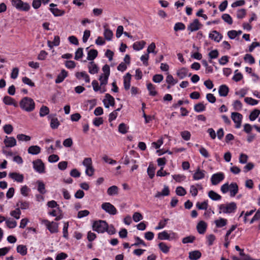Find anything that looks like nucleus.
<instances>
[{
    "label": "nucleus",
    "mask_w": 260,
    "mask_h": 260,
    "mask_svg": "<svg viewBox=\"0 0 260 260\" xmlns=\"http://www.w3.org/2000/svg\"><path fill=\"white\" fill-rule=\"evenodd\" d=\"M19 106L22 110L27 112L32 111L35 108V102L29 97L22 98L20 101Z\"/></svg>",
    "instance_id": "nucleus-1"
},
{
    "label": "nucleus",
    "mask_w": 260,
    "mask_h": 260,
    "mask_svg": "<svg viewBox=\"0 0 260 260\" xmlns=\"http://www.w3.org/2000/svg\"><path fill=\"white\" fill-rule=\"evenodd\" d=\"M237 204L235 202H231L219 206V213L230 214L234 213L237 209Z\"/></svg>",
    "instance_id": "nucleus-2"
},
{
    "label": "nucleus",
    "mask_w": 260,
    "mask_h": 260,
    "mask_svg": "<svg viewBox=\"0 0 260 260\" xmlns=\"http://www.w3.org/2000/svg\"><path fill=\"white\" fill-rule=\"evenodd\" d=\"M108 228V223L105 220H99L95 221L92 224L93 231L99 233H103L106 232Z\"/></svg>",
    "instance_id": "nucleus-3"
},
{
    "label": "nucleus",
    "mask_w": 260,
    "mask_h": 260,
    "mask_svg": "<svg viewBox=\"0 0 260 260\" xmlns=\"http://www.w3.org/2000/svg\"><path fill=\"white\" fill-rule=\"evenodd\" d=\"M102 70L104 72V74L100 76L99 80L100 81L101 86L105 87L108 83V78L110 75V67L108 64H105L103 66Z\"/></svg>",
    "instance_id": "nucleus-4"
},
{
    "label": "nucleus",
    "mask_w": 260,
    "mask_h": 260,
    "mask_svg": "<svg viewBox=\"0 0 260 260\" xmlns=\"http://www.w3.org/2000/svg\"><path fill=\"white\" fill-rule=\"evenodd\" d=\"M12 4L17 9L23 11H28L30 8V5L28 3H24L21 0H12Z\"/></svg>",
    "instance_id": "nucleus-5"
},
{
    "label": "nucleus",
    "mask_w": 260,
    "mask_h": 260,
    "mask_svg": "<svg viewBox=\"0 0 260 260\" xmlns=\"http://www.w3.org/2000/svg\"><path fill=\"white\" fill-rule=\"evenodd\" d=\"M101 207L105 212L111 215H115L117 213L116 208L110 203L106 202L103 203Z\"/></svg>",
    "instance_id": "nucleus-6"
},
{
    "label": "nucleus",
    "mask_w": 260,
    "mask_h": 260,
    "mask_svg": "<svg viewBox=\"0 0 260 260\" xmlns=\"http://www.w3.org/2000/svg\"><path fill=\"white\" fill-rule=\"evenodd\" d=\"M43 222L50 233H55L58 232V224L57 223L54 221L50 222L48 220H44Z\"/></svg>",
    "instance_id": "nucleus-7"
},
{
    "label": "nucleus",
    "mask_w": 260,
    "mask_h": 260,
    "mask_svg": "<svg viewBox=\"0 0 260 260\" xmlns=\"http://www.w3.org/2000/svg\"><path fill=\"white\" fill-rule=\"evenodd\" d=\"M34 169L39 173H43L45 172V165L43 161L38 159L32 162Z\"/></svg>",
    "instance_id": "nucleus-8"
},
{
    "label": "nucleus",
    "mask_w": 260,
    "mask_h": 260,
    "mask_svg": "<svg viewBox=\"0 0 260 260\" xmlns=\"http://www.w3.org/2000/svg\"><path fill=\"white\" fill-rule=\"evenodd\" d=\"M231 118L234 122L236 123V128H240L241 125L242 119L243 118L242 115L239 113L233 112L231 114Z\"/></svg>",
    "instance_id": "nucleus-9"
},
{
    "label": "nucleus",
    "mask_w": 260,
    "mask_h": 260,
    "mask_svg": "<svg viewBox=\"0 0 260 260\" xmlns=\"http://www.w3.org/2000/svg\"><path fill=\"white\" fill-rule=\"evenodd\" d=\"M224 175L223 173H217L213 174L211 178V183L213 185H217L223 180Z\"/></svg>",
    "instance_id": "nucleus-10"
},
{
    "label": "nucleus",
    "mask_w": 260,
    "mask_h": 260,
    "mask_svg": "<svg viewBox=\"0 0 260 260\" xmlns=\"http://www.w3.org/2000/svg\"><path fill=\"white\" fill-rule=\"evenodd\" d=\"M202 25L200 23L198 19H195L193 21L189 24L187 27V29L191 32L197 31L200 29Z\"/></svg>",
    "instance_id": "nucleus-11"
},
{
    "label": "nucleus",
    "mask_w": 260,
    "mask_h": 260,
    "mask_svg": "<svg viewBox=\"0 0 260 260\" xmlns=\"http://www.w3.org/2000/svg\"><path fill=\"white\" fill-rule=\"evenodd\" d=\"M105 107L108 108L110 106H114L115 105L114 98L110 94L107 93L105 95V99L103 100Z\"/></svg>",
    "instance_id": "nucleus-12"
},
{
    "label": "nucleus",
    "mask_w": 260,
    "mask_h": 260,
    "mask_svg": "<svg viewBox=\"0 0 260 260\" xmlns=\"http://www.w3.org/2000/svg\"><path fill=\"white\" fill-rule=\"evenodd\" d=\"M55 116L56 115H50L48 117L50 119V126L52 129L57 128L60 125L59 121Z\"/></svg>",
    "instance_id": "nucleus-13"
},
{
    "label": "nucleus",
    "mask_w": 260,
    "mask_h": 260,
    "mask_svg": "<svg viewBox=\"0 0 260 260\" xmlns=\"http://www.w3.org/2000/svg\"><path fill=\"white\" fill-rule=\"evenodd\" d=\"M75 76L79 80L84 79L86 83L90 82V77L85 71L76 73Z\"/></svg>",
    "instance_id": "nucleus-14"
},
{
    "label": "nucleus",
    "mask_w": 260,
    "mask_h": 260,
    "mask_svg": "<svg viewBox=\"0 0 260 260\" xmlns=\"http://www.w3.org/2000/svg\"><path fill=\"white\" fill-rule=\"evenodd\" d=\"M4 143L7 147H12L16 145V140L13 137H8L6 136Z\"/></svg>",
    "instance_id": "nucleus-15"
},
{
    "label": "nucleus",
    "mask_w": 260,
    "mask_h": 260,
    "mask_svg": "<svg viewBox=\"0 0 260 260\" xmlns=\"http://www.w3.org/2000/svg\"><path fill=\"white\" fill-rule=\"evenodd\" d=\"M207 224L204 221H200L197 225V229L198 233L200 234H204L207 229Z\"/></svg>",
    "instance_id": "nucleus-16"
},
{
    "label": "nucleus",
    "mask_w": 260,
    "mask_h": 260,
    "mask_svg": "<svg viewBox=\"0 0 260 260\" xmlns=\"http://www.w3.org/2000/svg\"><path fill=\"white\" fill-rule=\"evenodd\" d=\"M177 75L180 79H182L187 76H190L191 74L189 73L188 75V70L185 68H182L177 71Z\"/></svg>",
    "instance_id": "nucleus-17"
},
{
    "label": "nucleus",
    "mask_w": 260,
    "mask_h": 260,
    "mask_svg": "<svg viewBox=\"0 0 260 260\" xmlns=\"http://www.w3.org/2000/svg\"><path fill=\"white\" fill-rule=\"evenodd\" d=\"M205 171L201 170L198 168L193 175V178L195 180H198L204 178L205 176Z\"/></svg>",
    "instance_id": "nucleus-18"
},
{
    "label": "nucleus",
    "mask_w": 260,
    "mask_h": 260,
    "mask_svg": "<svg viewBox=\"0 0 260 260\" xmlns=\"http://www.w3.org/2000/svg\"><path fill=\"white\" fill-rule=\"evenodd\" d=\"M88 68L89 73L91 74L98 73L99 70L98 66L92 61L89 62Z\"/></svg>",
    "instance_id": "nucleus-19"
},
{
    "label": "nucleus",
    "mask_w": 260,
    "mask_h": 260,
    "mask_svg": "<svg viewBox=\"0 0 260 260\" xmlns=\"http://www.w3.org/2000/svg\"><path fill=\"white\" fill-rule=\"evenodd\" d=\"M92 85L93 88V90L95 91H100L101 93H104L106 91V88L105 87L101 86V85H99L98 82L94 80L92 82Z\"/></svg>",
    "instance_id": "nucleus-20"
},
{
    "label": "nucleus",
    "mask_w": 260,
    "mask_h": 260,
    "mask_svg": "<svg viewBox=\"0 0 260 260\" xmlns=\"http://www.w3.org/2000/svg\"><path fill=\"white\" fill-rule=\"evenodd\" d=\"M209 38L214 41L219 42L222 39V36L216 30H213L209 34Z\"/></svg>",
    "instance_id": "nucleus-21"
},
{
    "label": "nucleus",
    "mask_w": 260,
    "mask_h": 260,
    "mask_svg": "<svg viewBox=\"0 0 260 260\" xmlns=\"http://www.w3.org/2000/svg\"><path fill=\"white\" fill-rule=\"evenodd\" d=\"M3 102L6 105H13L15 107H18V104L12 98L9 96H5L3 99Z\"/></svg>",
    "instance_id": "nucleus-22"
},
{
    "label": "nucleus",
    "mask_w": 260,
    "mask_h": 260,
    "mask_svg": "<svg viewBox=\"0 0 260 260\" xmlns=\"http://www.w3.org/2000/svg\"><path fill=\"white\" fill-rule=\"evenodd\" d=\"M229 191L230 196L232 197H235L238 192V186L236 183H232L229 185Z\"/></svg>",
    "instance_id": "nucleus-23"
},
{
    "label": "nucleus",
    "mask_w": 260,
    "mask_h": 260,
    "mask_svg": "<svg viewBox=\"0 0 260 260\" xmlns=\"http://www.w3.org/2000/svg\"><path fill=\"white\" fill-rule=\"evenodd\" d=\"M9 177L18 182H22L23 181V176L22 174L17 173H11L9 174Z\"/></svg>",
    "instance_id": "nucleus-24"
},
{
    "label": "nucleus",
    "mask_w": 260,
    "mask_h": 260,
    "mask_svg": "<svg viewBox=\"0 0 260 260\" xmlns=\"http://www.w3.org/2000/svg\"><path fill=\"white\" fill-rule=\"evenodd\" d=\"M67 76L68 72L64 70H62L60 73L58 75L56 79H55V83H60L62 82Z\"/></svg>",
    "instance_id": "nucleus-25"
},
{
    "label": "nucleus",
    "mask_w": 260,
    "mask_h": 260,
    "mask_svg": "<svg viewBox=\"0 0 260 260\" xmlns=\"http://www.w3.org/2000/svg\"><path fill=\"white\" fill-rule=\"evenodd\" d=\"M131 75L128 73L124 77V87L125 90H127L131 86Z\"/></svg>",
    "instance_id": "nucleus-26"
},
{
    "label": "nucleus",
    "mask_w": 260,
    "mask_h": 260,
    "mask_svg": "<svg viewBox=\"0 0 260 260\" xmlns=\"http://www.w3.org/2000/svg\"><path fill=\"white\" fill-rule=\"evenodd\" d=\"M41 152V148L37 145L30 146L28 149V153L32 155H37Z\"/></svg>",
    "instance_id": "nucleus-27"
},
{
    "label": "nucleus",
    "mask_w": 260,
    "mask_h": 260,
    "mask_svg": "<svg viewBox=\"0 0 260 260\" xmlns=\"http://www.w3.org/2000/svg\"><path fill=\"white\" fill-rule=\"evenodd\" d=\"M201 253L199 250H194L189 253V258L191 260H198L201 256Z\"/></svg>",
    "instance_id": "nucleus-28"
},
{
    "label": "nucleus",
    "mask_w": 260,
    "mask_h": 260,
    "mask_svg": "<svg viewBox=\"0 0 260 260\" xmlns=\"http://www.w3.org/2000/svg\"><path fill=\"white\" fill-rule=\"evenodd\" d=\"M229 91L228 87L225 85H222L219 86L218 92L221 96H226Z\"/></svg>",
    "instance_id": "nucleus-29"
},
{
    "label": "nucleus",
    "mask_w": 260,
    "mask_h": 260,
    "mask_svg": "<svg viewBox=\"0 0 260 260\" xmlns=\"http://www.w3.org/2000/svg\"><path fill=\"white\" fill-rule=\"evenodd\" d=\"M118 187L116 185H113L109 187L107 189V193L108 195L115 196L118 193Z\"/></svg>",
    "instance_id": "nucleus-30"
},
{
    "label": "nucleus",
    "mask_w": 260,
    "mask_h": 260,
    "mask_svg": "<svg viewBox=\"0 0 260 260\" xmlns=\"http://www.w3.org/2000/svg\"><path fill=\"white\" fill-rule=\"evenodd\" d=\"M208 196L213 201H218L221 199V196L213 190H210L208 192Z\"/></svg>",
    "instance_id": "nucleus-31"
},
{
    "label": "nucleus",
    "mask_w": 260,
    "mask_h": 260,
    "mask_svg": "<svg viewBox=\"0 0 260 260\" xmlns=\"http://www.w3.org/2000/svg\"><path fill=\"white\" fill-rule=\"evenodd\" d=\"M145 44L146 43L144 41L136 42L133 44V47L134 50L139 51L144 47Z\"/></svg>",
    "instance_id": "nucleus-32"
},
{
    "label": "nucleus",
    "mask_w": 260,
    "mask_h": 260,
    "mask_svg": "<svg viewBox=\"0 0 260 260\" xmlns=\"http://www.w3.org/2000/svg\"><path fill=\"white\" fill-rule=\"evenodd\" d=\"M98 51L95 49H91L87 54V59L88 60H93L98 56Z\"/></svg>",
    "instance_id": "nucleus-33"
},
{
    "label": "nucleus",
    "mask_w": 260,
    "mask_h": 260,
    "mask_svg": "<svg viewBox=\"0 0 260 260\" xmlns=\"http://www.w3.org/2000/svg\"><path fill=\"white\" fill-rule=\"evenodd\" d=\"M17 252L22 255H25L27 252L26 246L23 245H18L17 247Z\"/></svg>",
    "instance_id": "nucleus-34"
},
{
    "label": "nucleus",
    "mask_w": 260,
    "mask_h": 260,
    "mask_svg": "<svg viewBox=\"0 0 260 260\" xmlns=\"http://www.w3.org/2000/svg\"><path fill=\"white\" fill-rule=\"evenodd\" d=\"M158 245L160 250L165 253H167L170 250V247L164 242H160Z\"/></svg>",
    "instance_id": "nucleus-35"
},
{
    "label": "nucleus",
    "mask_w": 260,
    "mask_h": 260,
    "mask_svg": "<svg viewBox=\"0 0 260 260\" xmlns=\"http://www.w3.org/2000/svg\"><path fill=\"white\" fill-rule=\"evenodd\" d=\"M49 113V109L46 106H42L40 110L39 114L40 117H44Z\"/></svg>",
    "instance_id": "nucleus-36"
},
{
    "label": "nucleus",
    "mask_w": 260,
    "mask_h": 260,
    "mask_svg": "<svg viewBox=\"0 0 260 260\" xmlns=\"http://www.w3.org/2000/svg\"><path fill=\"white\" fill-rule=\"evenodd\" d=\"M147 89L149 91V94L150 95L155 96L157 94V92L155 90V87L154 85L152 83H149L147 84Z\"/></svg>",
    "instance_id": "nucleus-37"
},
{
    "label": "nucleus",
    "mask_w": 260,
    "mask_h": 260,
    "mask_svg": "<svg viewBox=\"0 0 260 260\" xmlns=\"http://www.w3.org/2000/svg\"><path fill=\"white\" fill-rule=\"evenodd\" d=\"M216 226L217 228H221L225 226L227 223V220L224 218H220L215 221Z\"/></svg>",
    "instance_id": "nucleus-38"
},
{
    "label": "nucleus",
    "mask_w": 260,
    "mask_h": 260,
    "mask_svg": "<svg viewBox=\"0 0 260 260\" xmlns=\"http://www.w3.org/2000/svg\"><path fill=\"white\" fill-rule=\"evenodd\" d=\"M105 38L108 40L110 41L113 36L112 31L109 28H105L104 32Z\"/></svg>",
    "instance_id": "nucleus-39"
},
{
    "label": "nucleus",
    "mask_w": 260,
    "mask_h": 260,
    "mask_svg": "<svg viewBox=\"0 0 260 260\" xmlns=\"http://www.w3.org/2000/svg\"><path fill=\"white\" fill-rule=\"evenodd\" d=\"M50 10L55 16H62L64 14V11H62L57 8H51Z\"/></svg>",
    "instance_id": "nucleus-40"
},
{
    "label": "nucleus",
    "mask_w": 260,
    "mask_h": 260,
    "mask_svg": "<svg viewBox=\"0 0 260 260\" xmlns=\"http://www.w3.org/2000/svg\"><path fill=\"white\" fill-rule=\"evenodd\" d=\"M196 206L199 210H207L208 207V201H205L202 203L198 202Z\"/></svg>",
    "instance_id": "nucleus-41"
},
{
    "label": "nucleus",
    "mask_w": 260,
    "mask_h": 260,
    "mask_svg": "<svg viewBox=\"0 0 260 260\" xmlns=\"http://www.w3.org/2000/svg\"><path fill=\"white\" fill-rule=\"evenodd\" d=\"M206 107L202 103H199L194 106V110L197 112H201L205 110Z\"/></svg>",
    "instance_id": "nucleus-42"
},
{
    "label": "nucleus",
    "mask_w": 260,
    "mask_h": 260,
    "mask_svg": "<svg viewBox=\"0 0 260 260\" xmlns=\"http://www.w3.org/2000/svg\"><path fill=\"white\" fill-rule=\"evenodd\" d=\"M158 239L161 240H169L170 239V235L167 232L164 231L158 233Z\"/></svg>",
    "instance_id": "nucleus-43"
},
{
    "label": "nucleus",
    "mask_w": 260,
    "mask_h": 260,
    "mask_svg": "<svg viewBox=\"0 0 260 260\" xmlns=\"http://www.w3.org/2000/svg\"><path fill=\"white\" fill-rule=\"evenodd\" d=\"M260 114V111L258 109H255L252 111L249 115V119L251 121L254 120Z\"/></svg>",
    "instance_id": "nucleus-44"
},
{
    "label": "nucleus",
    "mask_w": 260,
    "mask_h": 260,
    "mask_svg": "<svg viewBox=\"0 0 260 260\" xmlns=\"http://www.w3.org/2000/svg\"><path fill=\"white\" fill-rule=\"evenodd\" d=\"M38 190L41 194H45L46 192V190L45 189V186L44 183L40 181H38Z\"/></svg>",
    "instance_id": "nucleus-45"
},
{
    "label": "nucleus",
    "mask_w": 260,
    "mask_h": 260,
    "mask_svg": "<svg viewBox=\"0 0 260 260\" xmlns=\"http://www.w3.org/2000/svg\"><path fill=\"white\" fill-rule=\"evenodd\" d=\"M196 240V237L190 235L182 239V242L183 244H187L189 243H193Z\"/></svg>",
    "instance_id": "nucleus-46"
},
{
    "label": "nucleus",
    "mask_w": 260,
    "mask_h": 260,
    "mask_svg": "<svg viewBox=\"0 0 260 260\" xmlns=\"http://www.w3.org/2000/svg\"><path fill=\"white\" fill-rule=\"evenodd\" d=\"M18 141L27 142L30 140L31 137L24 134H18L17 136Z\"/></svg>",
    "instance_id": "nucleus-47"
},
{
    "label": "nucleus",
    "mask_w": 260,
    "mask_h": 260,
    "mask_svg": "<svg viewBox=\"0 0 260 260\" xmlns=\"http://www.w3.org/2000/svg\"><path fill=\"white\" fill-rule=\"evenodd\" d=\"M166 82L169 84L174 85L177 83V80H175L173 76L171 74H168L166 80Z\"/></svg>",
    "instance_id": "nucleus-48"
},
{
    "label": "nucleus",
    "mask_w": 260,
    "mask_h": 260,
    "mask_svg": "<svg viewBox=\"0 0 260 260\" xmlns=\"http://www.w3.org/2000/svg\"><path fill=\"white\" fill-rule=\"evenodd\" d=\"M127 128L126 125L124 123H120L118 126V131L119 133L124 134L127 132Z\"/></svg>",
    "instance_id": "nucleus-49"
},
{
    "label": "nucleus",
    "mask_w": 260,
    "mask_h": 260,
    "mask_svg": "<svg viewBox=\"0 0 260 260\" xmlns=\"http://www.w3.org/2000/svg\"><path fill=\"white\" fill-rule=\"evenodd\" d=\"M185 28V25L182 22H177L176 23L174 27V29L175 31H177L179 30H182Z\"/></svg>",
    "instance_id": "nucleus-50"
},
{
    "label": "nucleus",
    "mask_w": 260,
    "mask_h": 260,
    "mask_svg": "<svg viewBox=\"0 0 260 260\" xmlns=\"http://www.w3.org/2000/svg\"><path fill=\"white\" fill-rule=\"evenodd\" d=\"M169 220V219L168 218H166L163 220H160L159 222L158 225L155 227V230H157L163 229L166 225Z\"/></svg>",
    "instance_id": "nucleus-51"
},
{
    "label": "nucleus",
    "mask_w": 260,
    "mask_h": 260,
    "mask_svg": "<svg viewBox=\"0 0 260 260\" xmlns=\"http://www.w3.org/2000/svg\"><path fill=\"white\" fill-rule=\"evenodd\" d=\"M244 59L245 61L248 62L250 64H253L255 62L254 57L249 54H246L244 57Z\"/></svg>",
    "instance_id": "nucleus-52"
},
{
    "label": "nucleus",
    "mask_w": 260,
    "mask_h": 260,
    "mask_svg": "<svg viewBox=\"0 0 260 260\" xmlns=\"http://www.w3.org/2000/svg\"><path fill=\"white\" fill-rule=\"evenodd\" d=\"M5 133L7 134H10L13 131V127L10 124H6L3 127Z\"/></svg>",
    "instance_id": "nucleus-53"
},
{
    "label": "nucleus",
    "mask_w": 260,
    "mask_h": 260,
    "mask_svg": "<svg viewBox=\"0 0 260 260\" xmlns=\"http://www.w3.org/2000/svg\"><path fill=\"white\" fill-rule=\"evenodd\" d=\"M83 48H78L75 52V59L79 60L83 57Z\"/></svg>",
    "instance_id": "nucleus-54"
},
{
    "label": "nucleus",
    "mask_w": 260,
    "mask_h": 260,
    "mask_svg": "<svg viewBox=\"0 0 260 260\" xmlns=\"http://www.w3.org/2000/svg\"><path fill=\"white\" fill-rule=\"evenodd\" d=\"M233 105L234 109L235 110L239 111L242 109V104L239 100H236L235 101H234Z\"/></svg>",
    "instance_id": "nucleus-55"
},
{
    "label": "nucleus",
    "mask_w": 260,
    "mask_h": 260,
    "mask_svg": "<svg viewBox=\"0 0 260 260\" xmlns=\"http://www.w3.org/2000/svg\"><path fill=\"white\" fill-rule=\"evenodd\" d=\"M238 70L235 71V75L233 77V80L236 82H238L243 78L242 74L241 73H238Z\"/></svg>",
    "instance_id": "nucleus-56"
},
{
    "label": "nucleus",
    "mask_w": 260,
    "mask_h": 260,
    "mask_svg": "<svg viewBox=\"0 0 260 260\" xmlns=\"http://www.w3.org/2000/svg\"><path fill=\"white\" fill-rule=\"evenodd\" d=\"M222 18L225 22L228 23L229 24H232L233 23L232 18L229 14H223L222 16Z\"/></svg>",
    "instance_id": "nucleus-57"
},
{
    "label": "nucleus",
    "mask_w": 260,
    "mask_h": 260,
    "mask_svg": "<svg viewBox=\"0 0 260 260\" xmlns=\"http://www.w3.org/2000/svg\"><path fill=\"white\" fill-rule=\"evenodd\" d=\"M244 101L247 104L250 105H255L258 103V101L252 98L246 97L244 99Z\"/></svg>",
    "instance_id": "nucleus-58"
},
{
    "label": "nucleus",
    "mask_w": 260,
    "mask_h": 260,
    "mask_svg": "<svg viewBox=\"0 0 260 260\" xmlns=\"http://www.w3.org/2000/svg\"><path fill=\"white\" fill-rule=\"evenodd\" d=\"M176 192L177 195L180 196H183L186 193L185 189L181 186H179L176 188Z\"/></svg>",
    "instance_id": "nucleus-59"
},
{
    "label": "nucleus",
    "mask_w": 260,
    "mask_h": 260,
    "mask_svg": "<svg viewBox=\"0 0 260 260\" xmlns=\"http://www.w3.org/2000/svg\"><path fill=\"white\" fill-rule=\"evenodd\" d=\"M133 218L134 221L137 222L143 219V216L139 212H135L133 216Z\"/></svg>",
    "instance_id": "nucleus-60"
},
{
    "label": "nucleus",
    "mask_w": 260,
    "mask_h": 260,
    "mask_svg": "<svg viewBox=\"0 0 260 260\" xmlns=\"http://www.w3.org/2000/svg\"><path fill=\"white\" fill-rule=\"evenodd\" d=\"M21 214V211L19 208H17L16 210L12 211L11 212V215L13 216L16 219H19L20 218V215Z\"/></svg>",
    "instance_id": "nucleus-61"
},
{
    "label": "nucleus",
    "mask_w": 260,
    "mask_h": 260,
    "mask_svg": "<svg viewBox=\"0 0 260 260\" xmlns=\"http://www.w3.org/2000/svg\"><path fill=\"white\" fill-rule=\"evenodd\" d=\"M246 14V10L244 9H241L237 11V17L239 19H242L245 16Z\"/></svg>",
    "instance_id": "nucleus-62"
},
{
    "label": "nucleus",
    "mask_w": 260,
    "mask_h": 260,
    "mask_svg": "<svg viewBox=\"0 0 260 260\" xmlns=\"http://www.w3.org/2000/svg\"><path fill=\"white\" fill-rule=\"evenodd\" d=\"M22 82L31 87L35 86V83L28 78L26 77H24L22 79Z\"/></svg>",
    "instance_id": "nucleus-63"
},
{
    "label": "nucleus",
    "mask_w": 260,
    "mask_h": 260,
    "mask_svg": "<svg viewBox=\"0 0 260 260\" xmlns=\"http://www.w3.org/2000/svg\"><path fill=\"white\" fill-rule=\"evenodd\" d=\"M181 136L184 140L188 141L190 139L191 135L188 131H185L181 133Z\"/></svg>",
    "instance_id": "nucleus-64"
}]
</instances>
